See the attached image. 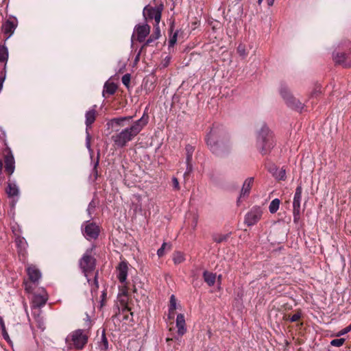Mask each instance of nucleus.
<instances>
[{"label": "nucleus", "mask_w": 351, "mask_h": 351, "mask_svg": "<svg viewBox=\"0 0 351 351\" xmlns=\"http://www.w3.org/2000/svg\"><path fill=\"white\" fill-rule=\"evenodd\" d=\"M149 117L144 112L143 115L135 121L132 125L122 130L112 137L114 144L119 147H125L127 143L133 140L148 123Z\"/></svg>", "instance_id": "f257e3e1"}, {"label": "nucleus", "mask_w": 351, "mask_h": 351, "mask_svg": "<svg viewBox=\"0 0 351 351\" xmlns=\"http://www.w3.org/2000/svg\"><path fill=\"white\" fill-rule=\"evenodd\" d=\"M257 144L262 154H268L274 146V137L269 128L263 125L258 133Z\"/></svg>", "instance_id": "f03ea898"}, {"label": "nucleus", "mask_w": 351, "mask_h": 351, "mask_svg": "<svg viewBox=\"0 0 351 351\" xmlns=\"http://www.w3.org/2000/svg\"><path fill=\"white\" fill-rule=\"evenodd\" d=\"M88 336L86 332L82 329H77L71 332L65 339L68 345H73L77 350H82L88 342Z\"/></svg>", "instance_id": "7ed1b4c3"}, {"label": "nucleus", "mask_w": 351, "mask_h": 351, "mask_svg": "<svg viewBox=\"0 0 351 351\" xmlns=\"http://www.w3.org/2000/svg\"><path fill=\"white\" fill-rule=\"evenodd\" d=\"M279 92L288 107L298 111H301L303 109L304 104L292 95L289 87L285 84H280Z\"/></svg>", "instance_id": "20e7f679"}, {"label": "nucleus", "mask_w": 351, "mask_h": 351, "mask_svg": "<svg viewBox=\"0 0 351 351\" xmlns=\"http://www.w3.org/2000/svg\"><path fill=\"white\" fill-rule=\"evenodd\" d=\"M92 249L87 250L80 261V266L84 276L89 282L90 274L93 272L95 265V259L91 255Z\"/></svg>", "instance_id": "39448f33"}, {"label": "nucleus", "mask_w": 351, "mask_h": 351, "mask_svg": "<svg viewBox=\"0 0 351 351\" xmlns=\"http://www.w3.org/2000/svg\"><path fill=\"white\" fill-rule=\"evenodd\" d=\"M82 232L87 240H92L98 237L100 230L95 222L86 221L82 225Z\"/></svg>", "instance_id": "423d86ee"}, {"label": "nucleus", "mask_w": 351, "mask_h": 351, "mask_svg": "<svg viewBox=\"0 0 351 351\" xmlns=\"http://www.w3.org/2000/svg\"><path fill=\"white\" fill-rule=\"evenodd\" d=\"M95 113H96V112H95V108H93V109L88 110L85 114V118H86L85 123L86 125V147L88 149L91 158H92V155H93V149H91V147H90L91 136L88 131V128L89 127H90L92 123L95 121Z\"/></svg>", "instance_id": "0eeeda50"}, {"label": "nucleus", "mask_w": 351, "mask_h": 351, "mask_svg": "<svg viewBox=\"0 0 351 351\" xmlns=\"http://www.w3.org/2000/svg\"><path fill=\"white\" fill-rule=\"evenodd\" d=\"M219 132L217 128H213L206 136V144L210 150L215 154L219 152Z\"/></svg>", "instance_id": "6e6552de"}, {"label": "nucleus", "mask_w": 351, "mask_h": 351, "mask_svg": "<svg viewBox=\"0 0 351 351\" xmlns=\"http://www.w3.org/2000/svg\"><path fill=\"white\" fill-rule=\"evenodd\" d=\"M302 189L301 186H298L295 192L293 202V214L294 222H298L300 217L301 213V198H302Z\"/></svg>", "instance_id": "1a4fd4ad"}, {"label": "nucleus", "mask_w": 351, "mask_h": 351, "mask_svg": "<svg viewBox=\"0 0 351 351\" xmlns=\"http://www.w3.org/2000/svg\"><path fill=\"white\" fill-rule=\"evenodd\" d=\"M5 192L8 197L12 198V207H14L19 197L20 190L15 180H8V186L5 189Z\"/></svg>", "instance_id": "9d476101"}, {"label": "nucleus", "mask_w": 351, "mask_h": 351, "mask_svg": "<svg viewBox=\"0 0 351 351\" xmlns=\"http://www.w3.org/2000/svg\"><path fill=\"white\" fill-rule=\"evenodd\" d=\"M162 9V5L154 8L146 5L143 12L144 16H147L150 19H154L156 23H160Z\"/></svg>", "instance_id": "9b49d317"}, {"label": "nucleus", "mask_w": 351, "mask_h": 351, "mask_svg": "<svg viewBox=\"0 0 351 351\" xmlns=\"http://www.w3.org/2000/svg\"><path fill=\"white\" fill-rule=\"evenodd\" d=\"M48 300L46 291L42 289L39 292L35 293L32 298V306L34 308H40L45 305Z\"/></svg>", "instance_id": "f8f14e48"}, {"label": "nucleus", "mask_w": 351, "mask_h": 351, "mask_svg": "<svg viewBox=\"0 0 351 351\" xmlns=\"http://www.w3.org/2000/svg\"><path fill=\"white\" fill-rule=\"evenodd\" d=\"M262 210L258 208H254L248 212L245 217V223L248 226L256 224L262 217Z\"/></svg>", "instance_id": "ddd939ff"}, {"label": "nucleus", "mask_w": 351, "mask_h": 351, "mask_svg": "<svg viewBox=\"0 0 351 351\" xmlns=\"http://www.w3.org/2000/svg\"><path fill=\"white\" fill-rule=\"evenodd\" d=\"M150 32V27L147 24L137 25L134 30V34L132 36V40L134 36L138 42L141 43L145 40L147 36Z\"/></svg>", "instance_id": "4468645a"}, {"label": "nucleus", "mask_w": 351, "mask_h": 351, "mask_svg": "<svg viewBox=\"0 0 351 351\" xmlns=\"http://www.w3.org/2000/svg\"><path fill=\"white\" fill-rule=\"evenodd\" d=\"M12 231L16 236L15 243L18 248V252L19 256H22L23 257L25 256V250L27 246V243L24 237H21L20 236V230H16L14 227H12Z\"/></svg>", "instance_id": "2eb2a0df"}, {"label": "nucleus", "mask_w": 351, "mask_h": 351, "mask_svg": "<svg viewBox=\"0 0 351 351\" xmlns=\"http://www.w3.org/2000/svg\"><path fill=\"white\" fill-rule=\"evenodd\" d=\"M5 162V171L9 174L12 175L15 170V160L12 151L10 148L6 149V154L4 156Z\"/></svg>", "instance_id": "dca6fc26"}, {"label": "nucleus", "mask_w": 351, "mask_h": 351, "mask_svg": "<svg viewBox=\"0 0 351 351\" xmlns=\"http://www.w3.org/2000/svg\"><path fill=\"white\" fill-rule=\"evenodd\" d=\"M17 27V20H7L2 26V30L5 34L7 35L5 41L8 40L14 34Z\"/></svg>", "instance_id": "f3484780"}, {"label": "nucleus", "mask_w": 351, "mask_h": 351, "mask_svg": "<svg viewBox=\"0 0 351 351\" xmlns=\"http://www.w3.org/2000/svg\"><path fill=\"white\" fill-rule=\"evenodd\" d=\"M26 271L29 279L30 280L31 282L34 283L38 282L39 280L41 278V272L35 265H27L26 267Z\"/></svg>", "instance_id": "a211bd4d"}, {"label": "nucleus", "mask_w": 351, "mask_h": 351, "mask_svg": "<svg viewBox=\"0 0 351 351\" xmlns=\"http://www.w3.org/2000/svg\"><path fill=\"white\" fill-rule=\"evenodd\" d=\"M128 270V264L124 261L121 262L117 268V278L120 282L123 284L126 282Z\"/></svg>", "instance_id": "6ab92c4d"}, {"label": "nucleus", "mask_w": 351, "mask_h": 351, "mask_svg": "<svg viewBox=\"0 0 351 351\" xmlns=\"http://www.w3.org/2000/svg\"><path fill=\"white\" fill-rule=\"evenodd\" d=\"M333 59L336 64H340L345 68L351 67V60H347L346 54L337 52L334 53Z\"/></svg>", "instance_id": "aec40b11"}, {"label": "nucleus", "mask_w": 351, "mask_h": 351, "mask_svg": "<svg viewBox=\"0 0 351 351\" xmlns=\"http://www.w3.org/2000/svg\"><path fill=\"white\" fill-rule=\"evenodd\" d=\"M253 183H254V178L253 177L247 178L244 181V182L243 184V186H242V188H241V193H240V196H239V200L241 198H243V197H247V196L249 195L250 190H251L252 186L253 185Z\"/></svg>", "instance_id": "412c9836"}, {"label": "nucleus", "mask_w": 351, "mask_h": 351, "mask_svg": "<svg viewBox=\"0 0 351 351\" xmlns=\"http://www.w3.org/2000/svg\"><path fill=\"white\" fill-rule=\"evenodd\" d=\"M176 322V327L178 328V334L180 336L184 335L186 332V322L184 314H178L177 315Z\"/></svg>", "instance_id": "4be33fe9"}, {"label": "nucleus", "mask_w": 351, "mask_h": 351, "mask_svg": "<svg viewBox=\"0 0 351 351\" xmlns=\"http://www.w3.org/2000/svg\"><path fill=\"white\" fill-rule=\"evenodd\" d=\"M269 171L278 180H285L286 178V171L283 168L278 169L276 166L272 165L269 168Z\"/></svg>", "instance_id": "5701e85b"}, {"label": "nucleus", "mask_w": 351, "mask_h": 351, "mask_svg": "<svg viewBox=\"0 0 351 351\" xmlns=\"http://www.w3.org/2000/svg\"><path fill=\"white\" fill-rule=\"evenodd\" d=\"M132 116L120 117L111 119L107 123L108 127H113L114 125L123 126V122L125 121H130L132 119Z\"/></svg>", "instance_id": "b1692460"}, {"label": "nucleus", "mask_w": 351, "mask_h": 351, "mask_svg": "<svg viewBox=\"0 0 351 351\" xmlns=\"http://www.w3.org/2000/svg\"><path fill=\"white\" fill-rule=\"evenodd\" d=\"M8 56L9 53L8 47L5 45H0V62L5 63L3 71H5L6 69V64L8 60Z\"/></svg>", "instance_id": "393cba45"}, {"label": "nucleus", "mask_w": 351, "mask_h": 351, "mask_svg": "<svg viewBox=\"0 0 351 351\" xmlns=\"http://www.w3.org/2000/svg\"><path fill=\"white\" fill-rule=\"evenodd\" d=\"M203 277L204 281L208 284V286L214 285L216 280V274L212 272L205 271L203 273Z\"/></svg>", "instance_id": "a878e982"}, {"label": "nucleus", "mask_w": 351, "mask_h": 351, "mask_svg": "<svg viewBox=\"0 0 351 351\" xmlns=\"http://www.w3.org/2000/svg\"><path fill=\"white\" fill-rule=\"evenodd\" d=\"M117 86L113 82H106L104 86L103 95L108 93V95H113L116 90Z\"/></svg>", "instance_id": "bb28decb"}, {"label": "nucleus", "mask_w": 351, "mask_h": 351, "mask_svg": "<svg viewBox=\"0 0 351 351\" xmlns=\"http://www.w3.org/2000/svg\"><path fill=\"white\" fill-rule=\"evenodd\" d=\"M280 204V201L279 199L276 198L273 199L269 206V212L272 214L276 213L279 209Z\"/></svg>", "instance_id": "cd10ccee"}, {"label": "nucleus", "mask_w": 351, "mask_h": 351, "mask_svg": "<svg viewBox=\"0 0 351 351\" xmlns=\"http://www.w3.org/2000/svg\"><path fill=\"white\" fill-rule=\"evenodd\" d=\"M186 150V162H191L194 147L191 145H187L185 147Z\"/></svg>", "instance_id": "c85d7f7f"}, {"label": "nucleus", "mask_w": 351, "mask_h": 351, "mask_svg": "<svg viewBox=\"0 0 351 351\" xmlns=\"http://www.w3.org/2000/svg\"><path fill=\"white\" fill-rule=\"evenodd\" d=\"M171 247V245L170 243H163L162 246L158 250L157 255L159 257L164 256L165 250H170Z\"/></svg>", "instance_id": "c756f323"}, {"label": "nucleus", "mask_w": 351, "mask_h": 351, "mask_svg": "<svg viewBox=\"0 0 351 351\" xmlns=\"http://www.w3.org/2000/svg\"><path fill=\"white\" fill-rule=\"evenodd\" d=\"M173 260L175 264H180L184 261V254L180 252H177L173 254Z\"/></svg>", "instance_id": "7c9ffc66"}, {"label": "nucleus", "mask_w": 351, "mask_h": 351, "mask_svg": "<svg viewBox=\"0 0 351 351\" xmlns=\"http://www.w3.org/2000/svg\"><path fill=\"white\" fill-rule=\"evenodd\" d=\"M177 307L176 299L174 295H171L169 300V311H175Z\"/></svg>", "instance_id": "2f4dec72"}, {"label": "nucleus", "mask_w": 351, "mask_h": 351, "mask_svg": "<svg viewBox=\"0 0 351 351\" xmlns=\"http://www.w3.org/2000/svg\"><path fill=\"white\" fill-rule=\"evenodd\" d=\"M99 346L101 349L104 350L108 348V341L104 333L102 334Z\"/></svg>", "instance_id": "473e14b6"}, {"label": "nucleus", "mask_w": 351, "mask_h": 351, "mask_svg": "<svg viewBox=\"0 0 351 351\" xmlns=\"http://www.w3.org/2000/svg\"><path fill=\"white\" fill-rule=\"evenodd\" d=\"M237 51L239 53V55L243 58L247 55V47L243 44H240L238 46Z\"/></svg>", "instance_id": "72a5a7b5"}, {"label": "nucleus", "mask_w": 351, "mask_h": 351, "mask_svg": "<svg viewBox=\"0 0 351 351\" xmlns=\"http://www.w3.org/2000/svg\"><path fill=\"white\" fill-rule=\"evenodd\" d=\"M93 276L94 278V282H93V285H92L91 292H92V294L93 295V293L97 290L98 286H99L98 281H97V273L93 274Z\"/></svg>", "instance_id": "f704fd0d"}, {"label": "nucleus", "mask_w": 351, "mask_h": 351, "mask_svg": "<svg viewBox=\"0 0 351 351\" xmlns=\"http://www.w3.org/2000/svg\"><path fill=\"white\" fill-rule=\"evenodd\" d=\"M344 342L345 339L343 338L335 339L331 341L330 344L333 346L340 347L343 344Z\"/></svg>", "instance_id": "c9c22d12"}, {"label": "nucleus", "mask_w": 351, "mask_h": 351, "mask_svg": "<svg viewBox=\"0 0 351 351\" xmlns=\"http://www.w3.org/2000/svg\"><path fill=\"white\" fill-rule=\"evenodd\" d=\"M186 169L184 173V178H186L190 173H191L193 170V165H192L191 162H186Z\"/></svg>", "instance_id": "e433bc0d"}, {"label": "nucleus", "mask_w": 351, "mask_h": 351, "mask_svg": "<svg viewBox=\"0 0 351 351\" xmlns=\"http://www.w3.org/2000/svg\"><path fill=\"white\" fill-rule=\"evenodd\" d=\"M130 82V75L127 73L122 77V83L127 87H128Z\"/></svg>", "instance_id": "4c0bfd02"}, {"label": "nucleus", "mask_w": 351, "mask_h": 351, "mask_svg": "<svg viewBox=\"0 0 351 351\" xmlns=\"http://www.w3.org/2000/svg\"><path fill=\"white\" fill-rule=\"evenodd\" d=\"M153 35L154 36V38H159L160 36L159 23H156L154 25V32L153 33Z\"/></svg>", "instance_id": "58836bf2"}, {"label": "nucleus", "mask_w": 351, "mask_h": 351, "mask_svg": "<svg viewBox=\"0 0 351 351\" xmlns=\"http://www.w3.org/2000/svg\"><path fill=\"white\" fill-rule=\"evenodd\" d=\"M301 315H302V313L300 311H297L294 315H293L291 317H290V322H297L298 320H299L301 317Z\"/></svg>", "instance_id": "ea45409f"}, {"label": "nucleus", "mask_w": 351, "mask_h": 351, "mask_svg": "<svg viewBox=\"0 0 351 351\" xmlns=\"http://www.w3.org/2000/svg\"><path fill=\"white\" fill-rule=\"evenodd\" d=\"M177 36H178V34L176 32L169 39V46L170 47H172L173 46L176 41H177Z\"/></svg>", "instance_id": "a19ab883"}, {"label": "nucleus", "mask_w": 351, "mask_h": 351, "mask_svg": "<svg viewBox=\"0 0 351 351\" xmlns=\"http://www.w3.org/2000/svg\"><path fill=\"white\" fill-rule=\"evenodd\" d=\"M172 184H173V187L175 190H177V191L180 190L179 182L176 177H173Z\"/></svg>", "instance_id": "79ce46f5"}, {"label": "nucleus", "mask_w": 351, "mask_h": 351, "mask_svg": "<svg viewBox=\"0 0 351 351\" xmlns=\"http://www.w3.org/2000/svg\"><path fill=\"white\" fill-rule=\"evenodd\" d=\"M350 331H351V324L339 331L337 336L343 335Z\"/></svg>", "instance_id": "37998d69"}, {"label": "nucleus", "mask_w": 351, "mask_h": 351, "mask_svg": "<svg viewBox=\"0 0 351 351\" xmlns=\"http://www.w3.org/2000/svg\"><path fill=\"white\" fill-rule=\"evenodd\" d=\"M95 207V204L93 202V201L90 202L89 203L88 208H87V212H88V214L89 215V216L91 215V212L94 210Z\"/></svg>", "instance_id": "c03bdc74"}, {"label": "nucleus", "mask_w": 351, "mask_h": 351, "mask_svg": "<svg viewBox=\"0 0 351 351\" xmlns=\"http://www.w3.org/2000/svg\"><path fill=\"white\" fill-rule=\"evenodd\" d=\"M99 165V158H97L96 162L94 164L93 169V173L95 176V178H96L97 177V166Z\"/></svg>", "instance_id": "a18cd8bd"}, {"label": "nucleus", "mask_w": 351, "mask_h": 351, "mask_svg": "<svg viewBox=\"0 0 351 351\" xmlns=\"http://www.w3.org/2000/svg\"><path fill=\"white\" fill-rule=\"evenodd\" d=\"M158 38H154V36L152 34L150 36V37L147 40L146 43H145V45H148L152 42L155 41Z\"/></svg>", "instance_id": "49530a36"}, {"label": "nucleus", "mask_w": 351, "mask_h": 351, "mask_svg": "<svg viewBox=\"0 0 351 351\" xmlns=\"http://www.w3.org/2000/svg\"><path fill=\"white\" fill-rule=\"evenodd\" d=\"M197 224V216L194 215L193 217V222L191 224L193 229H195L196 228Z\"/></svg>", "instance_id": "de8ad7c7"}, {"label": "nucleus", "mask_w": 351, "mask_h": 351, "mask_svg": "<svg viewBox=\"0 0 351 351\" xmlns=\"http://www.w3.org/2000/svg\"><path fill=\"white\" fill-rule=\"evenodd\" d=\"M320 93V89L319 88H315L311 93V97H316L318 94Z\"/></svg>", "instance_id": "09e8293b"}, {"label": "nucleus", "mask_w": 351, "mask_h": 351, "mask_svg": "<svg viewBox=\"0 0 351 351\" xmlns=\"http://www.w3.org/2000/svg\"><path fill=\"white\" fill-rule=\"evenodd\" d=\"M263 0H258V5H261ZM269 6H271L274 4V0H267Z\"/></svg>", "instance_id": "8fccbe9b"}, {"label": "nucleus", "mask_w": 351, "mask_h": 351, "mask_svg": "<svg viewBox=\"0 0 351 351\" xmlns=\"http://www.w3.org/2000/svg\"><path fill=\"white\" fill-rule=\"evenodd\" d=\"M175 313L174 311H169L167 317L169 319H173L174 318Z\"/></svg>", "instance_id": "3c124183"}, {"label": "nucleus", "mask_w": 351, "mask_h": 351, "mask_svg": "<svg viewBox=\"0 0 351 351\" xmlns=\"http://www.w3.org/2000/svg\"><path fill=\"white\" fill-rule=\"evenodd\" d=\"M25 288L27 291H28V292L31 291V287H30L29 282H27L25 283Z\"/></svg>", "instance_id": "603ef678"}, {"label": "nucleus", "mask_w": 351, "mask_h": 351, "mask_svg": "<svg viewBox=\"0 0 351 351\" xmlns=\"http://www.w3.org/2000/svg\"><path fill=\"white\" fill-rule=\"evenodd\" d=\"M223 152H228V145H226V143L224 141L223 142Z\"/></svg>", "instance_id": "864d4df0"}, {"label": "nucleus", "mask_w": 351, "mask_h": 351, "mask_svg": "<svg viewBox=\"0 0 351 351\" xmlns=\"http://www.w3.org/2000/svg\"><path fill=\"white\" fill-rule=\"evenodd\" d=\"M2 168H3V162L1 160H0V173L1 172Z\"/></svg>", "instance_id": "5fc2aeb1"}, {"label": "nucleus", "mask_w": 351, "mask_h": 351, "mask_svg": "<svg viewBox=\"0 0 351 351\" xmlns=\"http://www.w3.org/2000/svg\"><path fill=\"white\" fill-rule=\"evenodd\" d=\"M101 296H102V301H101V302H103V301H104V298L106 297V293H105V292H103V293H102V295H101Z\"/></svg>", "instance_id": "6e6d98bb"}, {"label": "nucleus", "mask_w": 351, "mask_h": 351, "mask_svg": "<svg viewBox=\"0 0 351 351\" xmlns=\"http://www.w3.org/2000/svg\"><path fill=\"white\" fill-rule=\"evenodd\" d=\"M39 319V316H38V322H40V321L38 320ZM39 328H42V330H43V328H42V326H41V324L39 323Z\"/></svg>", "instance_id": "4d7b16f0"}, {"label": "nucleus", "mask_w": 351, "mask_h": 351, "mask_svg": "<svg viewBox=\"0 0 351 351\" xmlns=\"http://www.w3.org/2000/svg\"><path fill=\"white\" fill-rule=\"evenodd\" d=\"M7 337H8V334H5V335H4V338H5V339H7Z\"/></svg>", "instance_id": "13d9d810"}, {"label": "nucleus", "mask_w": 351, "mask_h": 351, "mask_svg": "<svg viewBox=\"0 0 351 351\" xmlns=\"http://www.w3.org/2000/svg\"><path fill=\"white\" fill-rule=\"evenodd\" d=\"M284 319H288V318H287V316H285V317H284Z\"/></svg>", "instance_id": "bf43d9fd"}, {"label": "nucleus", "mask_w": 351, "mask_h": 351, "mask_svg": "<svg viewBox=\"0 0 351 351\" xmlns=\"http://www.w3.org/2000/svg\"><path fill=\"white\" fill-rule=\"evenodd\" d=\"M3 73H1V75H0V76H3Z\"/></svg>", "instance_id": "052dcab7"}]
</instances>
